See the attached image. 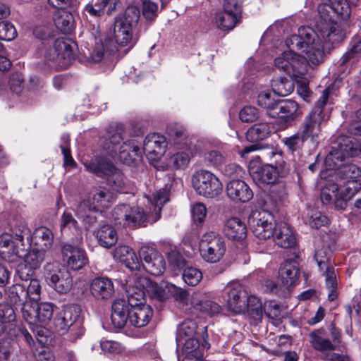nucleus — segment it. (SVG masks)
I'll use <instances>...</instances> for the list:
<instances>
[{"mask_svg":"<svg viewBox=\"0 0 361 361\" xmlns=\"http://www.w3.org/2000/svg\"><path fill=\"white\" fill-rule=\"evenodd\" d=\"M200 252L202 257L207 262H219L226 252L224 238L216 232H206L202 235L200 241Z\"/></svg>","mask_w":361,"mask_h":361,"instance_id":"12","label":"nucleus"},{"mask_svg":"<svg viewBox=\"0 0 361 361\" xmlns=\"http://www.w3.org/2000/svg\"><path fill=\"white\" fill-rule=\"evenodd\" d=\"M45 253L44 250L32 248L26 255L25 253L24 262L20 264L16 269V273L18 277L25 281L31 279L35 273V271L38 269L42 262L45 258Z\"/></svg>","mask_w":361,"mask_h":361,"instance_id":"18","label":"nucleus"},{"mask_svg":"<svg viewBox=\"0 0 361 361\" xmlns=\"http://www.w3.org/2000/svg\"><path fill=\"white\" fill-rule=\"evenodd\" d=\"M273 92L281 97H285L290 94L294 90L293 80L285 77H279L271 82Z\"/></svg>","mask_w":361,"mask_h":361,"instance_id":"47","label":"nucleus"},{"mask_svg":"<svg viewBox=\"0 0 361 361\" xmlns=\"http://www.w3.org/2000/svg\"><path fill=\"white\" fill-rule=\"evenodd\" d=\"M79 317L78 308L76 306L67 307L54 319L55 328L63 334L71 329Z\"/></svg>","mask_w":361,"mask_h":361,"instance_id":"29","label":"nucleus"},{"mask_svg":"<svg viewBox=\"0 0 361 361\" xmlns=\"http://www.w3.org/2000/svg\"><path fill=\"white\" fill-rule=\"evenodd\" d=\"M341 183L328 182L321 191L320 198L324 204H330L334 203L337 209H345L347 203L345 197L342 196L339 189Z\"/></svg>","mask_w":361,"mask_h":361,"instance_id":"22","label":"nucleus"},{"mask_svg":"<svg viewBox=\"0 0 361 361\" xmlns=\"http://www.w3.org/2000/svg\"><path fill=\"white\" fill-rule=\"evenodd\" d=\"M164 178L167 181V183H165L164 188L154 192L152 197L149 198V202L154 205L155 209L157 208L159 212L161 211L163 205L169 200L172 176L167 174Z\"/></svg>","mask_w":361,"mask_h":361,"instance_id":"44","label":"nucleus"},{"mask_svg":"<svg viewBox=\"0 0 361 361\" xmlns=\"http://www.w3.org/2000/svg\"><path fill=\"white\" fill-rule=\"evenodd\" d=\"M197 325L192 319H185L180 324L177 329L176 341H183V339L195 337Z\"/></svg>","mask_w":361,"mask_h":361,"instance_id":"49","label":"nucleus"},{"mask_svg":"<svg viewBox=\"0 0 361 361\" xmlns=\"http://www.w3.org/2000/svg\"><path fill=\"white\" fill-rule=\"evenodd\" d=\"M153 310L149 305H141L130 310V324L135 327L141 328L146 326L152 319Z\"/></svg>","mask_w":361,"mask_h":361,"instance_id":"37","label":"nucleus"},{"mask_svg":"<svg viewBox=\"0 0 361 361\" xmlns=\"http://www.w3.org/2000/svg\"><path fill=\"white\" fill-rule=\"evenodd\" d=\"M57 51L60 52L62 59V61L60 62V66L62 68H66L73 59V49L70 41L60 39H56L54 42V46L49 48V54L56 55Z\"/></svg>","mask_w":361,"mask_h":361,"instance_id":"34","label":"nucleus"},{"mask_svg":"<svg viewBox=\"0 0 361 361\" xmlns=\"http://www.w3.org/2000/svg\"><path fill=\"white\" fill-rule=\"evenodd\" d=\"M139 260L141 268L153 276L161 275L166 267L162 255L156 249L143 246L139 250Z\"/></svg>","mask_w":361,"mask_h":361,"instance_id":"16","label":"nucleus"},{"mask_svg":"<svg viewBox=\"0 0 361 361\" xmlns=\"http://www.w3.org/2000/svg\"><path fill=\"white\" fill-rule=\"evenodd\" d=\"M329 95V87L324 90L314 108L304 118L300 133L303 139L310 140L313 144L318 142L322 123L330 118Z\"/></svg>","mask_w":361,"mask_h":361,"instance_id":"3","label":"nucleus"},{"mask_svg":"<svg viewBox=\"0 0 361 361\" xmlns=\"http://www.w3.org/2000/svg\"><path fill=\"white\" fill-rule=\"evenodd\" d=\"M3 248H9L13 255L19 257H23L25 252V247H20L18 243H16L8 233L0 235V250Z\"/></svg>","mask_w":361,"mask_h":361,"instance_id":"52","label":"nucleus"},{"mask_svg":"<svg viewBox=\"0 0 361 361\" xmlns=\"http://www.w3.org/2000/svg\"><path fill=\"white\" fill-rule=\"evenodd\" d=\"M54 307L51 302L26 304L22 307V317L30 325L47 324L52 318Z\"/></svg>","mask_w":361,"mask_h":361,"instance_id":"15","label":"nucleus"},{"mask_svg":"<svg viewBox=\"0 0 361 361\" xmlns=\"http://www.w3.org/2000/svg\"><path fill=\"white\" fill-rule=\"evenodd\" d=\"M114 224L121 227L137 228L145 226L147 215L138 207L123 204L116 206L111 213Z\"/></svg>","mask_w":361,"mask_h":361,"instance_id":"10","label":"nucleus"},{"mask_svg":"<svg viewBox=\"0 0 361 361\" xmlns=\"http://www.w3.org/2000/svg\"><path fill=\"white\" fill-rule=\"evenodd\" d=\"M290 51L274 59V66L293 78H300L307 71V63L317 65L323 61L324 52L318 35L310 27H300L298 35L286 40Z\"/></svg>","mask_w":361,"mask_h":361,"instance_id":"1","label":"nucleus"},{"mask_svg":"<svg viewBox=\"0 0 361 361\" xmlns=\"http://www.w3.org/2000/svg\"><path fill=\"white\" fill-rule=\"evenodd\" d=\"M192 306L202 312L207 313L211 316L221 312V307L216 302L212 300L196 301L195 298L192 300Z\"/></svg>","mask_w":361,"mask_h":361,"instance_id":"53","label":"nucleus"},{"mask_svg":"<svg viewBox=\"0 0 361 361\" xmlns=\"http://www.w3.org/2000/svg\"><path fill=\"white\" fill-rule=\"evenodd\" d=\"M123 128L121 126L110 130L102 147L110 156L118 155L120 161L124 164L135 165L141 160L142 151L135 140H127L121 144L123 140Z\"/></svg>","mask_w":361,"mask_h":361,"instance_id":"2","label":"nucleus"},{"mask_svg":"<svg viewBox=\"0 0 361 361\" xmlns=\"http://www.w3.org/2000/svg\"><path fill=\"white\" fill-rule=\"evenodd\" d=\"M360 154L361 142L353 137L342 136L331 147L325 162L329 166L337 169L344 165L343 162L346 157H353Z\"/></svg>","mask_w":361,"mask_h":361,"instance_id":"7","label":"nucleus"},{"mask_svg":"<svg viewBox=\"0 0 361 361\" xmlns=\"http://www.w3.org/2000/svg\"><path fill=\"white\" fill-rule=\"evenodd\" d=\"M111 193L109 191L102 187L92 188L89 192L86 199L80 202H85L87 207L99 211V207L105 208L108 207Z\"/></svg>","mask_w":361,"mask_h":361,"instance_id":"30","label":"nucleus"},{"mask_svg":"<svg viewBox=\"0 0 361 361\" xmlns=\"http://www.w3.org/2000/svg\"><path fill=\"white\" fill-rule=\"evenodd\" d=\"M8 298L11 303L15 305H26L27 296L26 293V286L16 283L10 287L8 290Z\"/></svg>","mask_w":361,"mask_h":361,"instance_id":"50","label":"nucleus"},{"mask_svg":"<svg viewBox=\"0 0 361 361\" xmlns=\"http://www.w3.org/2000/svg\"><path fill=\"white\" fill-rule=\"evenodd\" d=\"M350 50L341 59V65L344 66L350 59L355 57L356 54L361 51V35H354L350 42Z\"/></svg>","mask_w":361,"mask_h":361,"instance_id":"54","label":"nucleus"},{"mask_svg":"<svg viewBox=\"0 0 361 361\" xmlns=\"http://www.w3.org/2000/svg\"><path fill=\"white\" fill-rule=\"evenodd\" d=\"M318 12L320 16L319 22L317 23V28L318 32L313 30L324 46V43L334 44L343 40V33L338 24L333 19L331 13H337L338 8H334L330 5L323 4L318 7Z\"/></svg>","mask_w":361,"mask_h":361,"instance_id":"6","label":"nucleus"},{"mask_svg":"<svg viewBox=\"0 0 361 361\" xmlns=\"http://www.w3.org/2000/svg\"><path fill=\"white\" fill-rule=\"evenodd\" d=\"M342 187L345 188L341 191V193L345 197V201L347 203V201L351 199L361 189V180L343 182L341 188Z\"/></svg>","mask_w":361,"mask_h":361,"instance_id":"62","label":"nucleus"},{"mask_svg":"<svg viewBox=\"0 0 361 361\" xmlns=\"http://www.w3.org/2000/svg\"><path fill=\"white\" fill-rule=\"evenodd\" d=\"M274 241L279 247L291 249L296 246V238L292 228L286 222L280 221L274 224L273 229Z\"/></svg>","mask_w":361,"mask_h":361,"instance_id":"21","label":"nucleus"},{"mask_svg":"<svg viewBox=\"0 0 361 361\" xmlns=\"http://www.w3.org/2000/svg\"><path fill=\"white\" fill-rule=\"evenodd\" d=\"M180 151L173 154L169 159V164L176 169H183L186 168L193 156L192 149L190 144L185 142L184 149H179Z\"/></svg>","mask_w":361,"mask_h":361,"instance_id":"42","label":"nucleus"},{"mask_svg":"<svg viewBox=\"0 0 361 361\" xmlns=\"http://www.w3.org/2000/svg\"><path fill=\"white\" fill-rule=\"evenodd\" d=\"M99 244L104 247H110L114 245L118 240L116 230L110 225L102 226L96 233Z\"/></svg>","mask_w":361,"mask_h":361,"instance_id":"45","label":"nucleus"},{"mask_svg":"<svg viewBox=\"0 0 361 361\" xmlns=\"http://www.w3.org/2000/svg\"><path fill=\"white\" fill-rule=\"evenodd\" d=\"M178 345H183V353L185 356H203V346L200 344V341L197 338L192 337L183 339V341H177Z\"/></svg>","mask_w":361,"mask_h":361,"instance_id":"48","label":"nucleus"},{"mask_svg":"<svg viewBox=\"0 0 361 361\" xmlns=\"http://www.w3.org/2000/svg\"><path fill=\"white\" fill-rule=\"evenodd\" d=\"M169 135V142L176 146L177 149H184L185 142L190 145L188 142V137L186 132L183 129L171 130Z\"/></svg>","mask_w":361,"mask_h":361,"instance_id":"60","label":"nucleus"},{"mask_svg":"<svg viewBox=\"0 0 361 361\" xmlns=\"http://www.w3.org/2000/svg\"><path fill=\"white\" fill-rule=\"evenodd\" d=\"M319 269L325 276V282L329 289L328 299L334 301L338 297L337 279L334 263L331 262V252L327 247L316 250L314 256Z\"/></svg>","mask_w":361,"mask_h":361,"instance_id":"11","label":"nucleus"},{"mask_svg":"<svg viewBox=\"0 0 361 361\" xmlns=\"http://www.w3.org/2000/svg\"><path fill=\"white\" fill-rule=\"evenodd\" d=\"M182 277L186 284L190 286L197 285L202 279L201 271L195 267H188L184 269Z\"/></svg>","mask_w":361,"mask_h":361,"instance_id":"59","label":"nucleus"},{"mask_svg":"<svg viewBox=\"0 0 361 361\" xmlns=\"http://www.w3.org/2000/svg\"><path fill=\"white\" fill-rule=\"evenodd\" d=\"M240 19V17L233 13L226 12L223 9L221 11L215 13L214 22L218 29L223 31H228L235 27Z\"/></svg>","mask_w":361,"mask_h":361,"instance_id":"41","label":"nucleus"},{"mask_svg":"<svg viewBox=\"0 0 361 361\" xmlns=\"http://www.w3.org/2000/svg\"><path fill=\"white\" fill-rule=\"evenodd\" d=\"M257 103L262 108L275 110L278 101H276L274 98L271 97L269 92L262 91L257 96Z\"/></svg>","mask_w":361,"mask_h":361,"instance_id":"63","label":"nucleus"},{"mask_svg":"<svg viewBox=\"0 0 361 361\" xmlns=\"http://www.w3.org/2000/svg\"><path fill=\"white\" fill-rule=\"evenodd\" d=\"M227 295L226 306L234 314L245 312L246 305L250 296L246 290L238 283H230L225 288Z\"/></svg>","mask_w":361,"mask_h":361,"instance_id":"17","label":"nucleus"},{"mask_svg":"<svg viewBox=\"0 0 361 361\" xmlns=\"http://www.w3.org/2000/svg\"><path fill=\"white\" fill-rule=\"evenodd\" d=\"M171 298H173L175 301L178 303L180 307H183L188 305L189 294L186 290H184L180 287H178L173 284L171 288Z\"/></svg>","mask_w":361,"mask_h":361,"instance_id":"64","label":"nucleus"},{"mask_svg":"<svg viewBox=\"0 0 361 361\" xmlns=\"http://www.w3.org/2000/svg\"><path fill=\"white\" fill-rule=\"evenodd\" d=\"M53 19L56 27L62 32L67 33L72 30L74 20L70 11L59 9L55 12Z\"/></svg>","mask_w":361,"mask_h":361,"instance_id":"46","label":"nucleus"},{"mask_svg":"<svg viewBox=\"0 0 361 361\" xmlns=\"http://www.w3.org/2000/svg\"><path fill=\"white\" fill-rule=\"evenodd\" d=\"M90 292L97 300L106 301L114 293V283L107 277H96L90 283Z\"/></svg>","mask_w":361,"mask_h":361,"instance_id":"24","label":"nucleus"},{"mask_svg":"<svg viewBox=\"0 0 361 361\" xmlns=\"http://www.w3.org/2000/svg\"><path fill=\"white\" fill-rule=\"evenodd\" d=\"M306 141L299 133L286 137L282 140V142L291 153L301 150Z\"/></svg>","mask_w":361,"mask_h":361,"instance_id":"58","label":"nucleus"},{"mask_svg":"<svg viewBox=\"0 0 361 361\" xmlns=\"http://www.w3.org/2000/svg\"><path fill=\"white\" fill-rule=\"evenodd\" d=\"M329 334L324 329H319L309 334L312 347L317 351L326 353L337 349L341 343V331L334 323L328 326Z\"/></svg>","mask_w":361,"mask_h":361,"instance_id":"9","label":"nucleus"},{"mask_svg":"<svg viewBox=\"0 0 361 361\" xmlns=\"http://www.w3.org/2000/svg\"><path fill=\"white\" fill-rule=\"evenodd\" d=\"M43 274L47 283L59 294H66L73 288L71 273L58 262H47L44 267Z\"/></svg>","mask_w":361,"mask_h":361,"instance_id":"8","label":"nucleus"},{"mask_svg":"<svg viewBox=\"0 0 361 361\" xmlns=\"http://www.w3.org/2000/svg\"><path fill=\"white\" fill-rule=\"evenodd\" d=\"M250 173L257 184H274L278 180V171L273 164L255 166H250Z\"/></svg>","mask_w":361,"mask_h":361,"instance_id":"25","label":"nucleus"},{"mask_svg":"<svg viewBox=\"0 0 361 361\" xmlns=\"http://www.w3.org/2000/svg\"><path fill=\"white\" fill-rule=\"evenodd\" d=\"M71 139L68 134H63L61 137L60 148L63 156V166H73L75 162L71 155L70 143Z\"/></svg>","mask_w":361,"mask_h":361,"instance_id":"55","label":"nucleus"},{"mask_svg":"<svg viewBox=\"0 0 361 361\" xmlns=\"http://www.w3.org/2000/svg\"><path fill=\"white\" fill-rule=\"evenodd\" d=\"M140 17V9L135 6H129L125 11L116 16L114 23L112 39L118 47L134 46L137 37L133 35Z\"/></svg>","mask_w":361,"mask_h":361,"instance_id":"4","label":"nucleus"},{"mask_svg":"<svg viewBox=\"0 0 361 361\" xmlns=\"http://www.w3.org/2000/svg\"><path fill=\"white\" fill-rule=\"evenodd\" d=\"M140 283L146 293L152 298L163 301L171 298V288L173 284L162 281L160 283H153L147 278L140 279Z\"/></svg>","mask_w":361,"mask_h":361,"instance_id":"26","label":"nucleus"},{"mask_svg":"<svg viewBox=\"0 0 361 361\" xmlns=\"http://www.w3.org/2000/svg\"><path fill=\"white\" fill-rule=\"evenodd\" d=\"M9 234L20 247H25L24 238L28 240L31 237L30 230L23 219H15L11 223Z\"/></svg>","mask_w":361,"mask_h":361,"instance_id":"39","label":"nucleus"},{"mask_svg":"<svg viewBox=\"0 0 361 361\" xmlns=\"http://www.w3.org/2000/svg\"><path fill=\"white\" fill-rule=\"evenodd\" d=\"M114 257L130 270L140 271L141 265L135 252L127 245H121L116 248Z\"/></svg>","mask_w":361,"mask_h":361,"instance_id":"32","label":"nucleus"},{"mask_svg":"<svg viewBox=\"0 0 361 361\" xmlns=\"http://www.w3.org/2000/svg\"><path fill=\"white\" fill-rule=\"evenodd\" d=\"M224 232L226 236L233 240L244 239L247 235L245 224L238 217L228 219L224 224Z\"/></svg>","mask_w":361,"mask_h":361,"instance_id":"33","label":"nucleus"},{"mask_svg":"<svg viewBox=\"0 0 361 361\" xmlns=\"http://www.w3.org/2000/svg\"><path fill=\"white\" fill-rule=\"evenodd\" d=\"M247 304L245 311L249 316L256 321L261 320L264 313V308L259 299L254 295H250Z\"/></svg>","mask_w":361,"mask_h":361,"instance_id":"51","label":"nucleus"},{"mask_svg":"<svg viewBox=\"0 0 361 361\" xmlns=\"http://www.w3.org/2000/svg\"><path fill=\"white\" fill-rule=\"evenodd\" d=\"M192 185L197 193L207 198H214L219 196L223 188L219 179L207 170L195 172L192 177Z\"/></svg>","mask_w":361,"mask_h":361,"instance_id":"13","label":"nucleus"},{"mask_svg":"<svg viewBox=\"0 0 361 361\" xmlns=\"http://www.w3.org/2000/svg\"><path fill=\"white\" fill-rule=\"evenodd\" d=\"M62 259L72 270H80L88 262L85 250L79 245L66 243L61 248Z\"/></svg>","mask_w":361,"mask_h":361,"instance_id":"19","label":"nucleus"},{"mask_svg":"<svg viewBox=\"0 0 361 361\" xmlns=\"http://www.w3.org/2000/svg\"><path fill=\"white\" fill-rule=\"evenodd\" d=\"M166 146L167 142L165 137L154 133L145 137L142 151L148 159L157 160L164 155Z\"/></svg>","mask_w":361,"mask_h":361,"instance_id":"20","label":"nucleus"},{"mask_svg":"<svg viewBox=\"0 0 361 361\" xmlns=\"http://www.w3.org/2000/svg\"><path fill=\"white\" fill-rule=\"evenodd\" d=\"M227 196L236 202H247L253 197L249 185L240 179L230 180L226 188Z\"/></svg>","mask_w":361,"mask_h":361,"instance_id":"23","label":"nucleus"},{"mask_svg":"<svg viewBox=\"0 0 361 361\" xmlns=\"http://www.w3.org/2000/svg\"><path fill=\"white\" fill-rule=\"evenodd\" d=\"M86 169L99 177L106 179L107 184L115 191L123 192L127 185V179L119 169L102 157H96L90 163H85Z\"/></svg>","mask_w":361,"mask_h":361,"instance_id":"5","label":"nucleus"},{"mask_svg":"<svg viewBox=\"0 0 361 361\" xmlns=\"http://www.w3.org/2000/svg\"><path fill=\"white\" fill-rule=\"evenodd\" d=\"M142 13L145 19L149 23H153L158 16V4L152 0H141Z\"/></svg>","mask_w":361,"mask_h":361,"instance_id":"56","label":"nucleus"},{"mask_svg":"<svg viewBox=\"0 0 361 361\" xmlns=\"http://www.w3.org/2000/svg\"><path fill=\"white\" fill-rule=\"evenodd\" d=\"M204 161L209 166L218 167L226 162V157L219 150L211 149L204 152Z\"/></svg>","mask_w":361,"mask_h":361,"instance_id":"57","label":"nucleus"},{"mask_svg":"<svg viewBox=\"0 0 361 361\" xmlns=\"http://www.w3.org/2000/svg\"><path fill=\"white\" fill-rule=\"evenodd\" d=\"M275 222L273 215L267 210H254L248 217V225L253 234L261 240L273 235Z\"/></svg>","mask_w":361,"mask_h":361,"instance_id":"14","label":"nucleus"},{"mask_svg":"<svg viewBox=\"0 0 361 361\" xmlns=\"http://www.w3.org/2000/svg\"><path fill=\"white\" fill-rule=\"evenodd\" d=\"M118 51L117 45L112 38L106 37L104 41L96 43L92 52L90 54V59L94 63L101 62L102 60H109L111 56Z\"/></svg>","mask_w":361,"mask_h":361,"instance_id":"28","label":"nucleus"},{"mask_svg":"<svg viewBox=\"0 0 361 361\" xmlns=\"http://www.w3.org/2000/svg\"><path fill=\"white\" fill-rule=\"evenodd\" d=\"M32 239L35 248L46 252L53 244L54 235L49 228L42 226L35 230Z\"/></svg>","mask_w":361,"mask_h":361,"instance_id":"38","label":"nucleus"},{"mask_svg":"<svg viewBox=\"0 0 361 361\" xmlns=\"http://www.w3.org/2000/svg\"><path fill=\"white\" fill-rule=\"evenodd\" d=\"M86 203L80 202L76 208V215L81 219L86 230H90L94 227L97 222L98 210L87 207Z\"/></svg>","mask_w":361,"mask_h":361,"instance_id":"40","label":"nucleus"},{"mask_svg":"<svg viewBox=\"0 0 361 361\" xmlns=\"http://www.w3.org/2000/svg\"><path fill=\"white\" fill-rule=\"evenodd\" d=\"M124 299L115 300L111 305V319L116 329H123L130 322V310Z\"/></svg>","mask_w":361,"mask_h":361,"instance_id":"27","label":"nucleus"},{"mask_svg":"<svg viewBox=\"0 0 361 361\" xmlns=\"http://www.w3.org/2000/svg\"><path fill=\"white\" fill-rule=\"evenodd\" d=\"M276 130L271 123H259L251 126L247 131L246 138L251 142H258L268 137Z\"/></svg>","mask_w":361,"mask_h":361,"instance_id":"36","label":"nucleus"},{"mask_svg":"<svg viewBox=\"0 0 361 361\" xmlns=\"http://www.w3.org/2000/svg\"><path fill=\"white\" fill-rule=\"evenodd\" d=\"M299 269L298 263L293 260H286L281 266L279 271V279L283 290H287L298 279Z\"/></svg>","mask_w":361,"mask_h":361,"instance_id":"31","label":"nucleus"},{"mask_svg":"<svg viewBox=\"0 0 361 361\" xmlns=\"http://www.w3.org/2000/svg\"><path fill=\"white\" fill-rule=\"evenodd\" d=\"M169 135V142L176 146L177 149H184L185 142L190 145L188 142V137L186 132L183 129L171 130Z\"/></svg>","mask_w":361,"mask_h":361,"instance_id":"61","label":"nucleus"},{"mask_svg":"<svg viewBox=\"0 0 361 361\" xmlns=\"http://www.w3.org/2000/svg\"><path fill=\"white\" fill-rule=\"evenodd\" d=\"M336 183L360 180L361 169L354 164H347L336 169Z\"/></svg>","mask_w":361,"mask_h":361,"instance_id":"43","label":"nucleus"},{"mask_svg":"<svg viewBox=\"0 0 361 361\" xmlns=\"http://www.w3.org/2000/svg\"><path fill=\"white\" fill-rule=\"evenodd\" d=\"M275 110H278L276 112L277 115L285 118L286 121H293L302 114L298 104L291 99L278 101Z\"/></svg>","mask_w":361,"mask_h":361,"instance_id":"35","label":"nucleus"}]
</instances>
